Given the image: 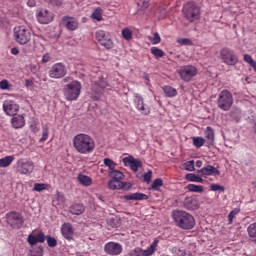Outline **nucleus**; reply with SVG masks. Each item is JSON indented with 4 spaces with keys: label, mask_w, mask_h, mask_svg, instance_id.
<instances>
[{
    "label": "nucleus",
    "mask_w": 256,
    "mask_h": 256,
    "mask_svg": "<svg viewBox=\"0 0 256 256\" xmlns=\"http://www.w3.org/2000/svg\"><path fill=\"white\" fill-rule=\"evenodd\" d=\"M92 19H95L96 21H103V9L101 7L96 8L92 15Z\"/></svg>",
    "instance_id": "obj_35"
},
{
    "label": "nucleus",
    "mask_w": 256,
    "mask_h": 256,
    "mask_svg": "<svg viewBox=\"0 0 256 256\" xmlns=\"http://www.w3.org/2000/svg\"><path fill=\"white\" fill-rule=\"evenodd\" d=\"M178 75L185 83L193 81V77H197V67L193 65L182 66L178 69Z\"/></svg>",
    "instance_id": "obj_10"
},
{
    "label": "nucleus",
    "mask_w": 256,
    "mask_h": 256,
    "mask_svg": "<svg viewBox=\"0 0 256 256\" xmlns=\"http://www.w3.org/2000/svg\"><path fill=\"white\" fill-rule=\"evenodd\" d=\"M45 239L47 240L48 247H57V239L50 235L45 236V233L43 232H39L36 236L29 234L27 242L33 247L34 245H37V243H45Z\"/></svg>",
    "instance_id": "obj_5"
},
{
    "label": "nucleus",
    "mask_w": 256,
    "mask_h": 256,
    "mask_svg": "<svg viewBox=\"0 0 256 256\" xmlns=\"http://www.w3.org/2000/svg\"><path fill=\"white\" fill-rule=\"evenodd\" d=\"M3 111L6 115L13 117L19 112V104L15 103L13 100H6L3 103Z\"/></svg>",
    "instance_id": "obj_17"
},
{
    "label": "nucleus",
    "mask_w": 256,
    "mask_h": 256,
    "mask_svg": "<svg viewBox=\"0 0 256 256\" xmlns=\"http://www.w3.org/2000/svg\"><path fill=\"white\" fill-rule=\"evenodd\" d=\"M220 59L222 63L229 67H233L239 63V55L228 47H224L220 50Z\"/></svg>",
    "instance_id": "obj_6"
},
{
    "label": "nucleus",
    "mask_w": 256,
    "mask_h": 256,
    "mask_svg": "<svg viewBox=\"0 0 256 256\" xmlns=\"http://www.w3.org/2000/svg\"><path fill=\"white\" fill-rule=\"evenodd\" d=\"M14 39L20 45H27L31 41V32L23 26L15 27Z\"/></svg>",
    "instance_id": "obj_8"
},
{
    "label": "nucleus",
    "mask_w": 256,
    "mask_h": 256,
    "mask_svg": "<svg viewBox=\"0 0 256 256\" xmlns=\"http://www.w3.org/2000/svg\"><path fill=\"white\" fill-rule=\"evenodd\" d=\"M217 107L221 111H229L233 107V94L229 90H222L219 93Z\"/></svg>",
    "instance_id": "obj_7"
},
{
    "label": "nucleus",
    "mask_w": 256,
    "mask_h": 256,
    "mask_svg": "<svg viewBox=\"0 0 256 256\" xmlns=\"http://www.w3.org/2000/svg\"><path fill=\"white\" fill-rule=\"evenodd\" d=\"M153 45H159L161 43V36H159V33H154V36L152 38Z\"/></svg>",
    "instance_id": "obj_51"
},
{
    "label": "nucleus",
    "mask_w": 256,
    "mask_h": 256,
    "mask_svg": "<svg viewBox=\"0 0 256 256\" xmlns=\"http://www.w3.org/2000/svg\"><path fill=\"white\" fill-rule=\"evenodd\" d=\"M171 215L176 227H179V229L191 231V229L195 227V217H193L189 212L173 210Z\"/></svg>",
    "instance_id": "obj_2"
},
{
    "label": "nucleus",
    "mask_w": 256,
    "mask_h": 256,
    "mask_svg": "<svg viewBox=\"0 0 256 256\" xmlns=\"http://www.w3.org/2000/svg\"><path fill=\"white\" fill-rule=\"evenodd\" d=\"M109 177L113 179L114 181H122V179H125V174L119 170H112L108 172Z\"/></svg>",
    "instance_id": "obj_28"
},
{
    "label": "nucleus",
    "mask_w": 256,
    "mask_h": 256,
    "mask_svg": "<svg viewBox=\"0 0 256 256\" xmlns=\"http://www.w3.org/2000/svg\"><path fill=\"white\" fill-rule=\"evenodd\" d=\"M187 189H188V191H190L191 193H203V191H205V189L203 188V186L197 185V184H188V185H187Z\"/></svg>",
    "instance_id": "obj_32"
},
{
    "label": "nucleus",
    "mask_w": 256,
    "mask_h": 256,
    "mask_svg": "<svg viewBox=\"0 0 256 256\" xmlns=\"http://www.w3.org/2000/svg\"><path fill=\"white\" fill-rule=\"evenodd\" d=\"M163 187V180L161 178L155 179L151 184V189L153 191H159Z\"/></svg>",
    "instance_id": "obj_40"
},
{
    "label": "nucleus",
    "mask_w": 256,
    "mask_h": 256,
    "mask_svg": "<svg viewBox=\"0 0 256 256\" xmlns=\"http://www.w3.org/2000/svg\"><path fill=\"white\" fill-rule=\"evenodd\" d=\"M81 82L74 80L69 84H66L63 88V93L66 101H77L79 95H81Z\"/></svg>",
    "instance_id": "obj_4"
},
{
    "label": "nucleus",
    "mask_w": 256,
    "mask_h": 256,
    "mask_svg": "<svg viewBox=\"0 0 256 256\" xmlns=\"http://www.w3.org/2000/svg\"><path fill=\"white\" fill-rule=\"evenodd\" d=\"M32 256H43V247L38 246L34 249Z\"/></svg>",
    "instance_id": "obj_52"
},
{
    "label": "nucleus",
    "mask_w": 256,
    "mask_h": 256,
    "mask_svg": "<svg viewBox=\"0 0 256 256\" xmlns=\"http://www.w3.org/2000/svg\"><path fill=\"white\" fill-rule=\"evenodd\" d=\"M121 35L125 41H131L133 39V31L127 27L122 29Z\"/></svg>",
    "instance_id": "obj_38"
},
{
    "label": "nucleus",
    "mask_w": 256,
    "mask_h": 256,
    "mask_svg": "<svg viewBox=\"0 0 256 256\" xmlns=\"http://www.w3.org/2000/svg\"><path fill=\"white\" fill-rule=\"evenodd\" d=\"M133 184L131 182H121L120 181V189H125V191H129V189H132Z\"/></svg>",
    "instance_id": "obj_49"
},
{
    "label": "nucleus",
    "mask_w": 256,
    "mask_h": 256,
    "mask_svg": "<svg viewBox=\"0 0 256 256\" xmlns=\"http://www.w3.org/2000/svg\"><path fill=\"white\" fill-rule=\"evenodd\" d=\"M202 165H203V162L201 160L196 161V167L200 168L202 167Z\"/></svg>",
    "instance_id": "obj_62"
},
{
    "label": "nucleus",
    "mask_w": 256,
    "mask_h": 256,
    "mask_svg": "<svg viewBox=\"0 0 256 256\" xmlns=\"http://www.w3.org/2000/svg\"><path fill=\"white\" fill-rule=\"evenodd\" d=\"M186 181H190L191 183H203V178L201 176H197L194 173H188L185 176Z\"/></svg>",
    "instance_id": "obj_29"
},
{
    "label": "nucleus",
    "mask_w": 256,
    "mask_h": 256,
    "mask_svg": "<svg viewBox=\"0 0 256 256\" xmlns=\"http://www.w3.org/2000/svg\"><path fill=\"white\" fill-rule=\"evenodd\" d=\"M162 89L167 97H177V89L171 86H164Z\"/></svg>",
    "instance_id": "obj_33"
},
{
    "label": "nucleus",
    "mask_w": 256,
    "mask_h": 256,
    "mask_svg": "<svg viewBox=\"0 0 256 256\" xmlns=\"http://www.w3.org/2000/svg\"><path fill=\"white\" fill-rule=\"evenodd\" d=\"M122 199H124V201H147V199H149V196L141 192H136L124 195Z\"/></svg>",
    "instance_id": "obj_21"
},
{
    "label": "nucleus",
    "mask_w": 256,
    "mask_h": 256,
    "mask_svg": "<svg viewBox=\"0 0 256 256\" xmlns=\"http://www.w3.org/2000/svg\"><path fill=\"white\" fill-rule=\"evenodd\" d=\"M61 25L67 29V31H77L79 29V20L75 17L64 16L61 20Z\"/></svg>",
    "instance_id": "obj_15"
},
{
    "label": "nucleus",
    "mask_w": 256,
    "mask_h": 256,
    "mask_svg": "<svg viewBox=\"0 0 256 256\" xmlns=\"http://www.w3.org/2000/svg\"><path fill=\"white\" fill-rule=\"evenodd\" d=\"M152 55H154V57H157L158 59H161V57H165V52H163L160 48L158 47H152L150 49Z\"/></svg>",
    "instance_id": "obj_41"
},
{
    "label": "nucleus",
    "mask_w": 256,
    "mask_h": 256,
    "mask_svg": "<svg viewBox=\"0 0 256 256\" xmlns=\"http://www.w3.org/2000/svg\"><path fill=\"white\" fill-rule=\"evenodd\" d=\"M11 53H12V55H19V49L18 48H12Z\"/></svg>",
    "instance_id": "obj_61"
},
{
    "label": "nucleus",
    "mask_w": 256,
    "mask_h": 256,
    "mask_svg": "<svg viewBox=\"0 0 256 256\" xmlns=\"http://www.w3.org/2000/svg\"><path fill=\"white\" fill-rule=\"evenodd\" d=\"M103 163L105 167H108L109 171H115V169H117V163L110 158H105Z\"/></svg>",
    "instance_id": "obj_36"
},
{
    "label": "nucleus",
    "mask_w": 256,
    "mask_h": 256,
    "mask_svg": "<svg viewBox=\"0 0 256 256\" xmlns=\"http://www.w3.org/2000/svg\"><path fill=\"white\" fill-rule=\"evenodd\" d=\"M210 190L211 191H222L224 192L225 191V188L219 184H211L210 185Z\"/></svg>",
    "instance_id": "obj_50"
},
{
    "label": "nucleus",
    "mask_w": 256,
    "mask_h": 256,
    "mask_svg": "<svg viewBox=\"0 0 256 256\" xmlns=\"http://www.w3.org/2000/svg\"><path fill=\"white\" fill-rule=\"evenodd\" d=\"M29 129L32 133H39V123L37 121L31 122Z\"/></svg>",
    "instance_id": "obj_47"
},
{
    "label": "nucleus",
    "mask_w": 256,
    "mask_h": 256,
    "mask_svg": "<svg viewBox=\"0 0 256 256\" xmlns=\"http://www.w3.org/2000/svg\"><path fill=\"white\" fill-rule=\"evenodd\" d=\"M11 124L14 129H22V127H25V117L16 114L12 116Z\"/></svg>",
    "instance_id": "obj_24"
},
{
    "label": "nucleus",
    "mask_w": 256,
    "mask_h": 256,
    "mask_svg": "<svg viewBox=\"0 0 256 256\" xmlns=\"http://www.w3.org/2000/svg\"><path fill=\"white\" fill-rule=\"evenodd\" d=\"M144 79H145V81H147V83H149V81H150L149 75L145 74V75H144Z\"/></svg>",
    "instance_id": "obj_63"
},
{
    "label": "nucleus",
    "mask_w": 256,
    "mask_h": 256,
    "mask_svg": "<svg viewBox=\"0 0 256 256\" xmlns=\"http://www.w3.org/2000/svg\"><path fill=\"white\" fill-rule=\"evenodd\" d=\"M50 61H51V56L49 55V53L44 54L42 57V63H49Z\"/></svg>",
    "instance_id": "obj_56"
},
{
    "label": "nucleus",
    "mask_w": 256,
    "mask_h": 256,
    "mask_svg": "<svg viewBox=\"0 0 256 256\" xmlns=\"http://www.w3.org/2000/svg\"><path fill=\"white\" fill-rule=\"evenodd\" d=\"M61 233H62L64 239L71 241V239H73V235H74L73 225H71L70 223L62 224Z\"/></svg>",
    "instance_id": "obj_22"
},
{
    "label": "nucleus",
    "mask_w": 256,
    "mask_h": 256,
    "mask_svg": "<svg viewBox=\"0 0 256 256\" xmlns=\"http://www.w3.org/2000/svg\"><path fill=\"white\" fill-rule=\"evenodd\" d=\"M153 178V171L149 170L147 173L143 175L144 183H151V179Z\"/></svg>",
    "instance_id": "obj_48"
},
{
    "label": "nucleus",
    "mask_w": 256,
    "mask_h": 256,
    "mask_svg": "<svg viewBox=\"0 0 256 256\" xmlns=\"http://www.w3.org/2000/svg\"><path fill=\"white\" fill-rule=\"evenodd\" d=\"M69 211L72 215H83L85 213V206L79 203L73 204L70 206Z\"/></svg>",
    "instance_id": "obj_27"
},
{
    "label": "nucleus",
    "mask_w": 256,
    "mask_h": 256,
    "mask_svg": "<svg viewBox=\"0 0 256 256\" xmlns=\"http://www.w3.org/2000/svg\"><path fill=\"white\" fill-rule=\"evenodd\" d=\"M233 219H235V214H232L231 212L228 214V223L231 225L233 223Z\"/></svg>",
    "instance_id": "obj_57"
},
{
    "label": "nucleus",
    "mask_w": 256,
    "mask_h": 256,
    "mask_svg": "<svg viewBox=\"0 0 256 256\" xmlns=\"http://www.w3.org/2000/svg\"><path fill=\"white\" fill-rule=\"evenodd\" d=\"M17 169L21 175H30V173H33L35 165L29 160H19L17 162Z\"/></svg>",
    "instance_id": "obj_16"
},
{
    "label": "nucleus",
    "mask_w": 256,
    "mask_h": 256,
    "mask_svg": "<svg viewBox=\"0 0 256 256\" xmlns=\"http://www.w3.org/2000/svg\"><path fill=\"white\" fill-rule=\"evenodd\" d=\"M180 45H191L189 38H182L177 41Z\"/></svg>",
    "instance_id": "obj_54"
},
{
    "label": "nucleus",
    "mask_w": 256,
    "mask_h": 256,
    "mask_svg": "<svg viewBox=\"0 0 256 256\" xmlns=\"http://www.w3.org/2000/svg\"><path fill=\"white\" fill-rule=\"evenodd\" d=\"M49 139V125L44 124L42 127V137L40 139V143H45Z\"/></svg>",
    "instance_id": "obj_37"
},
{
    "label": "nucleus",
    "mask_w": 256,
    "mask_h": 256,
    "mask_svg": "<svg viewBox=\"0 0 256 256\" xmlns=\"http://www.w3.org/2000/svg\"><path fill=\"white\" fill-rule=\"evenodd\" d=\"M77 181L83 187H91L93 185V179L85 174H79L77 176Z\"/></svg>",
    "instance_id": "obj_25"
},
{
    "label": "nucleus",
    "mask_w": 256,
    "mask_h": 256,
    "mask_svg": "<svg viewBox=\"0 0 256 256\" xmlns=\"http://www.w3.org/2000/svg\"><path fill=\"white\" fill-rule=\"evenodd\" d=\"M36 4L35 0H28L27 2L28 7H35Z\"/></svg>",
    "instance_id": "obj_59"
},
{
    "label": "nucleus",
    "mask_w": 256,
    "mask_h": 256,
    "mask_svg": "<svg viewBox=\"0 0 256 256\" xmlns=\"http://www.w3.org/2000/svg\"><path fill=\"white\" fill-rule=\"evenodd\" d=\"M204 136L208 141V145H213V143H215V131L213 128H211V126L206 127Z\"/></svg>",
    "instance_id": "obj_26"
},
{
    "label": "nucleus",
    "mask_w": 256,
    "mask_h": 256,
    "mask_svg": "<svg viewBox=\"0 0 256 256\" xmlns=\"http://www.w3.org/2000/svg\"><path fill=\"white\" fill-rule=\"evenodd\" d=\"M186 171H195V161L190 160L184 163Z\"/></svg>",
    "instance_id": "obj_46"
},
{
    "label": "nucleus",
    "mask_w": 256,
    "mask_h": 256,
    "mask_svg": "<svg viewBox=\"0 0 256 256\" xmlns=\"http://www.w3.org/2000/svg\"><path fill=\"white\" fill-rule=\"evenodd\" d=\"M247 233L250 239H254V241H256V222L251 223L247 227Z\"/></svg>",
    "instance_id": "obj_34"
},
{
    "label": "nucleus",
    "mask_w": 256,
    "mask_h": 256,
    "mask_svg": "<svg viewBox=\"0 0 256 256\" xmlns=\"http://www.w3.org/2000/svg\"><path fill=\"white\" fill-rule=\"evenodd\" d=\"M122 161L125 165H128L134 173H137L139 169L143 167V162L139 159H135L133 156L124 157Z\"/></svg>",
    "instance_id": "obj_18"
},
{
    "label": "nucleus",
    "mask_w": 256,
    "mask_h": 256,
    "mask_svg": "<svg viewBox=\"0 0 256 256\" xmlns=\"http://www.w3.org/2000/svg\"><path fill=\"white\" fill-rule=\"evenodd\" d=\"M26 85H27V86L31 85V81L26 80Z\"/></svg>",
    "instance_id": "obj_64"
},
{
    "label": "nucleus",
    "mask_w": 256,
    "mask_h": 256,
    "mask_svg": "<svg viewBox=\"0 0 256 256\" xmlns=\"http://www.w3.org/2000/svg\"><path fill=\"white\" fill-rule=\"evenodd\" d=\"M96 41H98L99 45L101 47H104L105 49H113V39L111 38V33L105 31V30H98L95 33Z\"/></svg>",
    "instance_id": "obj_9"
},
{
    "label": "nucleus",
    "mask_w": 256,
    "mask_h": 256,
    "mask_svg": "<svg viewBox=\"0 0 256 256\" xmlns=\"http://www.w3.org/2000/svg\"><path fill=\"white\" fill-rule=\"evenodd\" d=\"M53 17L52 12H49V10H40L37 19L42 25H47L53 21Z\"/></svg>",
    "instance_id": "obj_20"
},
{
    "label": "nucleus",
    "mask_w": 256,
    "mask_h": 256,
    "mask_svg": "<svg viewBox=\"0 0 256 256\" xmlns=\"http://www.w3.org/2000/svg\"><path fill=\"white\" fill-rule=\"evenodd\" d=\"M193 145L196 147V149H201L203 145H205V138L203 137H193L192 138Z\"/></svg>",
    "instance_id": "obj_39"
},
{
    "label": "nucleus",
    "mask_w": 256,
    "mask_h": 256,
    "mask_svg": "<svg viewBox=\"0 0 256 256\" xmlns=\"http://www.w3.org/2000/svg\"><path fill=\"white\" fill-rule=\"evenodd\" d=\"M129 256H149L147 250H143L141 247H136L131 250L128 254Z\"/></svg>",
    "instance_id": "obj_30"
},
{
    "label": "nucleus",
    "mask_w": 256,
    "mask_h": 256,
    "mask_svg": "<svg viewBox=\"0 0 256 256\" xmlns=\"http://www.w3.org/2000/svg\"><path fill=\"white\" fill-rule=\"evenodd\" d=\"M108 187H109V189H113V190H115V189H121V187H123V186H121V181H119V180H110L109 182H108Z\"/></svg>",
    "instance_id": "obj_42"
},
{
    "label": "nucleus",
    "mask_w": 256,
    "mask_h": 256,
    "mask_svg": "<svg viewBox=\"0 0 256 256\" xmlns=\"http://www.w3.org/2000/svg\"><path fill=\"white\" fill-rule=\"evenodd\" d=\"M50 3L55 7H61L63 5V0H50Z\"/></svg>",
    "instance_id": "obj_55"
},
{
    "label": "nucleus",
    "mask_w": 256,
    "mask_h": 256,
    "mask_svg": "<svg viewBox=\"0 0 256 256\" xmlns=\"http://www.w3.org/2000/svg\"><path fill=\"white\" fill-rule=\"evenodd\" d=\"M65 75H67V68L61 62L54 64L49 71L51 79H63Z\"/></svg>",
    "instance_id": "obj_12"
},
{
    "label": "nucleus",
    "mask_w": 256,
    "mask_h": 256,
    "mask_svg": "<svg viewBox=\"0 0 256 256\" xmlns=\"http://www.w3.org/2000/svg\"><path fill=\"white\" fill-rule=\"evenodd\" d=\"M240 211H241V209L235 208V209L232 210L230 213L235 216V215H239Z\"/></svg>",
    "instance_id": "obj_60"
},
{
    "label": "nucleus",
    "mask_w": 256,
    "mask_h": 256,
    "mask_svg": "<svg viewBox=\"0 0 256 256\" xmlns=\"http://www.w3.org/2000/svg\"><path fill=\"white\" fill-rule=\"evenodd\" d=\"M49 187V184L45 183H35L33 187V191H37L38 193H41V191H45Z\"/></svg>",
    "instance_id": "obj_43"
},
{
    "label": "nucleus",
    "mask_w": 256,
    "mask_h": 256,
    "mask_svg": "<svg viewBox=\"0 0 256 256\" xmlns=\"http://www.w3.org/2000/svg\"><path fill=\"white\" fill-rule=\"evenodd\" d=\"M8 225L12 226L13 229L21 228V225L25 223L23 216L18 212H10L6 216Z\"/></svg>",
    "instance_id": "obj_13"
},
{
    "label": "nucleus",
    "mask_w": 256,
    "mask_h": 256,
    "mask_svg": "<svg viewBox=\"0 0 256 256\" xmlns=\"http://www.w3.org/2000/svg\"><path fill=\"white\" fill-rule=\"evenodd\" d=\"M176 256H191V252L179 249L176 253Z\"/></svg>",
    "instance_id": "obj_53"
},
{
    "label": "nucleus",
    "mask_w": 256,
    "mask_h": 256,
    "mask_svg": "<svg viewBox=\"0 0 256 256\" xmlns=\"http://www.w3.org/2000/svg\"><path fill=\"white\" fill-rule=\"evenodd\" d=\"M13 161H15V156H6L0 159V167L2 168L9 167V165H11Z\"/></svg>",
    "instance_id": "obj_31"
},
{
    "label": "nucleus",
    "mask_w": 256,
    "mask_h": 256,
    "mask_svg": "<svg viewBox=\"0 0 256 256\" xmlns=\"http://www.w3.org/2000/svg\"><path fill=\"white\" fill-rule=\"evenodd\" d=\"M182 14L189 23H195L201 19V6L195 1H188L183 5Z\"/></svg>",
    "instance_id": "obj_3"
},
{
    "label": "nucleus",
    "mask_w": 256,
    "mask_h": 256,
    "mask_svg": "<svg viewBox=\"0 0 256 256\" xmlns=\"http://www.w3.org/2000/svg\"><path fill=\"white\" fill-rule=\"evenodd\" d=\"M99 87H101V89H105L106 87H108V84L105 80H101L99 83Z\"/></svg>",
    "instance_id": "obj_58"
},
{
    "label": "nucleus",
    "mask_w": 256,
    "mask_h": 256,
    "mask_svg": "<svg viewBox=\"0 0 256 256\" xmlns=\"http://www.w3.org/2000/svg\"><path fill=\"white\" fill-rule=\"evenodd\" d=\"M133 103L135 109L141 113V115H144L147 117V115H150L151 113V108L145 104V99H143V96L141 94L135 92L133 93Z\"/></svg>",
    "instance_id": "obj_11"
},
{
    "label": "nucleus",
    "mask_w": 256,
    "mask_h": 256,
    "mask_svg": "<svg viewBox=\"0 0 256 256\" xmlns=\"http://www.w3.org/2000/svg\"><path fill=\"white\" fill-rule=\"evenodd\" d=\"M73 147L80 155H91L95 151V140L91 135L80 133L73 137Z\"/></svg>",
    "instance_id": "obj_1"
},
{
    "label": "nucleus",
    "mask_w": 256,
    "mask_h": 256,
    "mask_svg": "<svg viewBox=\"0 0 256 256\" xmlns=\"http://www.w3.org/2000/svg\"><path fill=\"white\" fill-rule=\"evenodd\" d=\"M198 173H200L202 177H217L221 175V171H219V169L215 168L212 165H207L203 167L198 171Z\"/></svg>",
    "instance_id": "obj_19"
},
{
    "label": "nucleus",
    "mask_w": 256,
    "mask_h": 256,
    "mask_svg": "<svg viewBox=\"0 0 256 256\" xmlns=\"http://www.w3.org/2000/svg\"><path fill=\"white\" fill-rule=\"evenodd\" d=\"M0 89H2L3 91H11V85L9 83V80H2L0 81Z\"/></svg>",
    "instance_id": "obj_44"
},
{
    "label": "nucleus",
    "mask_w": 256,
    "mask_h": 256,
    "mask_svg": "<svg viewBox=\"0 0 256 256\" xmlns=\"http://www.w3.org/2000/svg\"><path fill=\"white\" fill-rule=\"evenodd\" d=\"M104 251L106 255L117 256L123 253V246L117 242H107L104 245Z\"/></svg>",
    "instance_id": "obj_14"
},
{
    "label": "nucleus",
    "mask_w": 256,
    "mask_h": 256,
    "mask_svg": "<svg viewBox=\"0 0 256 256\" xmlns=\"http://www.w3.org/2000/svg\"><path fill=\"white\" fill-rule=\"evenodd\" d=\"M183 205L185 209L189 211H195V209H199V201L193 197H186L183 201Z\"/></svg>",
    "instance_id": "obj_23"
},
{
    "label": "nucleus",
    "mask_w": 256,
    "mask_h": 256,
    "mask_svg": "<svg viewBox=\"0 0 256 256\" xmlns=\"http://www.w3.org/2000/svg\"><path fill=\"white\" fill-rule=\"evenodd\" d=\"M158 243H159L158 240H154V242L150 245V247H148L146 249V251L148 252L149 256H151V255H153V253H155V249H157Z\"/></svg>",
    "instance_id": "obj_45"
}]
</instances>
